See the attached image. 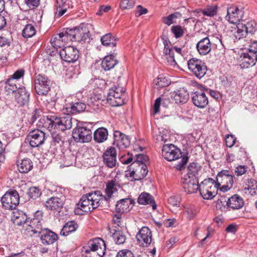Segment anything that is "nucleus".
Listing matches in <instances>:
<instances>
[{
  "label": "nucleus",
  "instance_id": "1",
  "mask_svg": "<svg viewBox=\"0 0 257 257\" xmlns=\"http://www.w3.org/2000/svg\"><path fill=\"white\" fill-rule=\"evenodd\" d=\"M116 177L107 182L105 192L106 196H103L100 191H96L90 192L81 197L77 204V208L75 210V214H82L88 213L97 208L100 205V202L103 200L107 201L112 194L117 191L120 185L116 182Z\"/></svg>",
  "mask_w": 257,
  "mask_h": 257
},
{
  "label": "nucleus",
  "instance_id": "2",
  "mask_svg": "<svg viewBox=\"0 0 257 257\" xmlns=\"http://www.w3.org/2000/svg\"><path fill=\"white\" fill-rule=\"evenodd\" d=\"M40 121H44L43 126L47 127L50 132L53 130L64 131L72 127V117L69 113L62 117L55 115H49L46 118L40 119Z\"/></svg>",
  "mask_w": 257,
  "mask_h": 257
},
{
  "label": "nucleus",
  "instance_id": "3",
  "mask_svg": "<svg viewBox=\"0 0 257 257\" xmlns=\"http://www.w3.org/2000/svg\"><path fill=\"white\" fill-rule=\"evenodd\" d=\"M162 154L163 157L168 161L180 160L176 165L177 170H181L187 163L188 158L187 156H182L181 150L174 145L167 144L163 146Z\"/></svg>",
  "mask_w": 257,
  "mask_h": 257
},
{
  "label": "nucleus",
  "instance_id": "4",
  "mask_svg": "<svg viewBox=\"0 0 257 257\" xmlns=\"http://www.w3.org/2000/svg\"><path fill=\"white\" fill-rule=\"evenodd\" d=\"M83 257H103L106 252V244L101 238L90 240L82 251Z\"/></svg>",
  "mask_w": 257,
  "mask_h": 257
},
{
  "label": "nucleus",
  "instance_id": "5",
  "mask_svg": "<svg viewBox=\"0 0 257 257\" xmlns=\"http://www.w3.org/2000/svg\"><path fill=\"white\" fill-rule=\"evenodd\" d=\"M18 213L22 215L23 220L18 222V225H22L26 223L28 226L26 229L29 232H31L33 234L38 233L39 234L44 229L42 227L41 221L43 217V212L41 211L38 210L35 212L34 218L30 220L27 219V216L24 212H19Z\"/></svg>",
  "mask_w": 257,
  "mask_h": 257
},
{
  "label": "nucleus",
  "instance_id": "6",
  "mask_svg": "<svg viewBox=\"0 0 257 257\" xmlns=\"http://www.w3.org/2000/svg\"><path fill=\"white\" fill-rule=\"evenodd\" d=\"M125 89L118 85L114 86L109 89L107 95V102L112 106H118L124 103Z\"/></svg>",
  "mask_w": 257,
  "mask_h": 257
},
{
  "label": "nucleus",
  "instance_id": "7",
  "mask_svg": "<svg viewBox=\"0 0 257 257\" xmlns=\"http://www.w3.org/2000/svg\"><path fill=\"white\" fill-rule=\"evenodd\" d=\"M215 180L211 178L204 179L200 184L199 192L204 199H211L217 194L218 189Z\"/></svg>",
  "mask_w": 257,
  "mask_h": 257
},
{
  "label": "nucleus",
  "instance_id": "8",
  "mask_svg": "<svg viewBox=\"0 0 257 257\" xmlns=\"http://www.w3.org/2000/svg\"><path fill=\"white\" fill-rule=\"evenodd\" d=\"M84 122H78L72 132V137L76 142H89L92 139V132Z\"/></svg>",
  "mask_w": 257,
  "mask_h": 257
},
{
  "label": "nucleus",
  "instance_id": "9",
  "mask_svg": "<svg viewBox=\"0 0 257 257\" xmlns=\"http://www.w3.org/2000/svg\"><path fill=\"white\" fill-rule=\"evenodd\" d=\"M51 81L45 75L38 74L34 79L35 89L39 95H47L51 90Z\"/></svg>",
  "mask_w": 257,
  "mask_h": 257
},
{
  "label": "nucleus",
  "instance_id": "10",
  "mask_svg": "<svg viewBox=\"0 0 257 257\" xmlns=\"http://www.w3.org/2000/svg\"><path fill=\"white\" fill-rule=\"evenodd\" d=\"M19 202V194L16 190H9L5 193L1 198L3 207L8 210L15 209Z\"/></svg>",
  "mask_w": 257,
  "mask_h": 257
},
{
  "label": "nucleus",
  "instance_id": "11",
  "mask_svg": "<svg viewBox=\"0 0 257 257\" xmlns=\"http://www.w3.org/2000/svg\"><path fill=\"white\" fill-rule=\"evenodd\" d=\"M138 244L142 247H147L151 245H154L153 241L151 230L147 226L141 228L136 235Z\"/></svg>",
  "mask_w": 257,
  "mask_h": 257
},
{
  "label": "nucleus",
  "instance_id": "12",
  "mask_svg": "<svg viewBox=\"0 0 257 257\" xmlns=\"http://www.w3.org/2000/svg\"><path fill=\"white\" fill-rule=\"evenodd\" d=\"M188 67L193 74L199 79L202 78L205 75L207 70L204 62L195 58L188 61Z\"/></svg>",
  "mask_w": 257,
  "mask_h": 257
},
{
  "label": "nucleus",
  "instance_id": "13",
  "mask_svg": "<svg viewBox=\"0 0 257 257\" xmlns=\"http://www.w3.org/2000/svg\"><path fill=\"white\" fill-rule=\"evenodd\" d=\"M73 35H71L70 30L67 29L65 32L54 35L51 39V45L55 49L61 48L69 41H72Z\"/></svg>",
  "mask_w": 257,
  "mask_h": 257
},
{
  "label": "nucleus",
  "instance_id": "14",
  "mask_svg": "<svg viewBox=\"0 0 257 257\" xmlns=\"http://www.w3.org/2000/svg\"><path fill=\"white\" fill-rule=\"evenodd\" d=\"M244 11L242 8H238L235 6H231L227 8V15L225 19L230 23L238 24L243 18Z\"/></svg>",
  "mask_w": 257,
  "mask_h": 257
},
{
  "label": "nucleus",
  "instance_id": "15",
  "mask_svg": "<svg viewBox=\"0 0 257 257\" xmlns=\"http://www.w3.org/2000/svg\"><path fill=\"white\" fill-rule=\"evenodd\" d=\"M59 55L64 61L68 63H73L78 60L79 52L75 47L69 46L60 49Z\"/></svg>",
  "mask_w": 257,
  "mask_h": 257
},
{
  "label": "nucleus",
  "instance_id": "16",
  "mask_svg": "<svg viewBox=\"0 0 257 257\" xmlns=\"http://www.w3.org/2000/svg\"><path fill=\"white\" fill-rule=\"evenodd\" d=\"M46 138L44 132L39 130H34L29 133L27 140L31 147L36 148L43 145Z\"/></svg>",
  "mask_w": 257,
  "mask_h": 257
},
{
  "label": "nucleus",
  "instance_id": "17",
  "mask_svg": "<svg viewBox=\"0 0 257 257\" xmlns=\"http://www.w3.org/2000/svg\"><path fill=\"white\" fill-rule=\"evenodd\" d=\"M104 164L108 168H112L116 165V151L114 148H108L103 154Z\"/></svg>",
  "mask_w": 257,
  "mask_h": 257
},
{
  "label": "nucleus",
  "instance_id": "18",
  "mask_svg": "<svg viewBox=\"0 0 257 257\" xmlns=\"http://www.w3.org/2000/svg\"><path fill=\"white\" fill-rule=\"evenodd\" d=\"M113 137V145H115L120 150L124 149L130 145L129 137L119 131L114 132Z\"/></svg>",
  "mask_w": 257,
  "mask_h": 257
},
{
  "label": "nucleus",
  "instance_id": "19",
  "mask_svg": "<svg viewBox=\"0 0 257 257\" xmlns=\"http://www.w3.org/2000/svg\"><path fill=\"white\" fill-rule=\"evenodd\" d=\"M64 205V197L52 196L46 201V207L51 210L60 212Z\"/></svg>",
  "mask_w": 257,
  "mask_h": 257
},
{
  "label": "nucleus",
  "instance_id": "20",
  "mask_svg": "<svg viewBox=\"0 0 257 257\" xmlns=\"http://www.w3.org/2000/svg\"><path fill=\"white\" fill-rule=\"evenodd\" d=\"M240 66L241 68H248L254 66L257 60V54L248 51L243 53L240 56Z\"/></svg>",
  "mask_w": 257,
  "mask_h": 257
},
{
  "label": "nucleus",
  "instance_id": "21",
  "mask_svg": "<svg viewBox=\"0 0 257 257\" xmlns=\"http://www.w3.org/2000/svg\"><path fill=\"white\" fill-rule=\"evenodd\" d=\"M216 183L219 187L222 184H233V175L227 170H223L217 174L216 178Z\"/></svg>",
  "mask_w": 257,
  "mask_h": 257
},
{
  "label": "nucleus",
  "instance_id": "22",
  "mask_svg": "<svg viewBox=\"0 0 257 257\" xmlns=\"http://www.w3.org/2000/svg\"><path fill=\"white\" fill-rule=\"evenodd\" d=\"M183 188L185 191L188 194L194 193L197 190H199L200 185H199L197 178H184Z\"/></svg>",
  "mask_w": 257,
  "mask_h": 257
},
{
  "label": "nucleus",
  "instance_id": "23",
  "mask_svg": "<svg viewBox=\"0 0 257 257\" xmlns=\"http://www.w3.org/2000/svg\"><path fill=\"white\" fill-rule=\"evenodd\" d=\"M134 203V200L129 198L120 199L115 205L116 211L120 214L128 212L132 208Z\"/></svg>",
  "mask_w": 257,
  "mask_h": 257
},
{
  "label": "nucleus",
  "instance_id": "24",
  "mask_svg": "<svg viewBox=\"0 0 257 257\" xmlns=\"http://www.w3.org/2000/svg\"><path fill=\"white\" fill-rule=\"evenodd\" d=\"M71 35H73L74 37L72 39V41H86L89 40L90 34L88 31L86 30V28H75L74 29H69Z\"/></svg>",
  "mask_w": 257,
  "mask_h": 257
},
{
  "label": "nucleus",
  "instance_id": "25",
  "mask_svg": "<svg viewBox=\"0 0 257 257\" xmlns=\"http://www.w3.org/2000/svg\"><path fill=\"white\" fill-rule=\"evenodd\" d=\"M39 236L42 243L45 245L53 244L58 239L56 233L47 228H44Z\"/></svg>",
  "mask_w": 257,
  "mask_h": 257
},
{
  "label": "nucleus",
  "instance_id": "26",
  "mask_svg": "<svg viewBox=\"0 0 257 257\" xmlns=\"http://www.w3.org/2000/svg\"><path fill=\"white\" fill-rule=\"evenodd\" d=\"M193 104L199 108H204L208 104V99L205 92L196 91L192 96Z\"/></svg>",
  "mask_w": 257,
  "mask_h": 257
},
{
  "label": "nucleus",
  "instance_id": "27",
  "mask_svg": "<svg viewBox=\"0 0 257 257\" xmlns=\"http://www.w3.org/2000/svg\"><path fill=\"white\" fill-rule=\"evenodd\" d=\"M86 108V105L82 102H72L66 104L65 107L63 109L64 113L76 114L84 111Z\"/></svg>",
  "mask_w": 257,
  "mask_h": 257
},
{
  "label": "nucleus",
  "instance_id": "28",
  "mask_svg": "<svg viewBox=\"0 0 257 257\" xmlns=\"http://www.w3.org/2000/svg\"><path fill=\"white\" fill-rule=\"evenodd\" d=\"M211 42L208 37L201 39L196 44V49L201 55L204 56L208 54L211 49Z\"/></svg>",
  "mask_w": 257,
  "mask_h": 257
},
{
  "label": "nucleus",
  "instance_id": "29",
  "mask_svg": "<svg viewBox=\"0 0 257 257\" xmlns=\"http://www.w3.org/2000/svg\"><path fill=\"white\" fill-rule=\"evenodd\" d=\"M15 99L21 105L27 104L30 100V93L25 87H19L15 93Z\"/></svg>",
  "mask_w": 257,
  "mask_h": 257
},
{
  "label": "nucleus",
  "instance_id": "30",
  "mask_svg": "<svg viewBox=\"0 0 257 257\" xmlns=\"http://www.w3.org/2000/svg\"><path fill=\"white\" fill-rule=\"evenodd\" d=\"M171 97L176 103H184L189 99V93L184 88H181L171 93Z\"/></svg>",
  "mask_w": 257,
  "mask_h": 257
},
{
  "label": "nucleus",
  "instance_id": "31",
  "mask_svg": "<svg viewBox=\"0 0 257 257\" xmlns=\"http://www.w3.org/2000/svg\"><path fill=\"white\" fill-rule=\"evenodd\" d=\"M18 170L21 173L26 174L33 168L32 161L28 158L19 160L17 161Z\"/></svg>",
  "mask_w": 257,
  "mask_h": 257
},
{
  "label": "nucleus",
  "instance_id": "32",
  "mask_svg": "<svg viewBox=\"0 0 257 257\" xmlns=\"http://www.w3.org/2000/svg\"><path fill=\"white\" fill-rule=\"evenodd\" d=\"M138 203L141 205L150 204L152 206L153 210L157 208V205L153 196L147 192L142 193L138 198Z\"/></svg>",
  "mask_w": 257,
  "mask_h": 257
},
{
  "label": "nucleus",
  "instance_id": "33",
  "mask_svg": "<svg viewBox=\"0 0 257 257\" xmlns=\"http://www.w3.org/2000/svg\"><path fill=\"white\" fill-rule=\"evenodd\" d=\"M226 205L232 209H239L243 207L244 201L241 197L235 194L228 199Z\"/></svg>",
  "mask_w": 257,
  "mask_h": 257
},
{
  "label": "nucleus",
  "instance_id": "34",
  "mask_svg": "<svg viewBox=\"0 0 257 257\" xmlns=\"http://www.w3.org/2000/svg\"><path fill=\"white\" fill-rule=\"evenodd\" d=\"M109 231L111 234L112 239L115 244L118 245L123 244L125 242L126 236L122 231L109 228Z\"/></svg>",
  "mask_w": 257,
  "mask_h": 257
},
{
  "label": "nucleus",
  "instance_id": "35",
  "mask_svg": "<svg viewBox=\"0 0 257 257\" xmlns=\"http://www.w3.org/2000/svg\"><path fill=\"white\" fill-rule=\"evenodd\" d=\"M117 61L112 54L105 56L101 62L102 68L105 71L113 68L117 64Z\"/></svg>",
  "mask_w": 257,
  "mask_h": 257
},
{
  "label": "nucleus",
  "instance_id": "36",
  "mask_svg": "<svg viewBox=\"0 0 257 257\" xmlns=\"http://www.w3.org/2000/svg\"><path fill=\"white\" fill-rule=\"evenodd\" d=\"M108 137V131L105 127H99L97 128L93 134L94 140L99 143L105 141Z\"/></svg>",
  "mask_w": 257,
  "mask_h": 257
},
{
  "label": "nucleus",
  "instance_id": "37",
  "mask_svg": "<svg viewBox=\"0 0 257 257\" xmlns=\"http://www.w3.org/2000/svg\"><path fill=\"white\" fill-rule=\"evenodd\" d=\"M78 228L77 224L74 221H69L66 222L64 225L60 232L62 236H66L69 233L75 231Z\"/></svg>",
  "mask_w": 257,
  "mask_h": 257
},
{
  "label": "nucleus",
  "instance_id": "38",
  "mask_svg": "<svg viewBox=\"0 0 257 257\" xmlns=\"http://www.w3.org/2000/svg\"><path fill=\"white\" fill-rule=\"evenodd\" d=\"M233 30V35L236 40H239L246 37L247 32L243 24H237Z\"/></svg>",
  "mask_w": 257,
  "mask_h": 257
},
{
  "label": "nucleus",
  "instance_id": "39",
  "mask_svg": "<svg viewBox=\"0 0 257 257\" xmlns=\"http://www.w3.org/2000/svg\"><path fill=\"white\" fill-rule=\"evenodd\" d=\"M136 167L138 168L135 171L136 172V179L138 181L142 180L147 176L148 173V169L146 164L144 163H141L140 165H138Z\"/></svg>",
  "mask_w": 257,
  "mask_h": 257
},
{
  "label": "nucleus",
  "instance_id": "40",
  "mask_svg": "<svg viewBox=\"0 0 257 257\" xmlns=\"http://www.w3.org/2000/svg\"><path fill=\"white\" fill-rule=\"evenodd\" d=\"M188 174L187 178H197V175L200 170V166L195 162H192L189 164L187 168Z\"/></svg>",
  "mask_w": 257,
  "mask_h": 257
},
{
  "label": "nucleus",
  "instance_id": "41",
  "mask_svg": "<svg viewBox=\"0 0 257 257\" xmlns=\"http://www.w3.org/2000/svg\"><path fill=\"white\" fill-rule=\"evenodd\" d=\"M154 84L156 88H159L168 86L170 84V80L163 75H159L154 79Z\"/></svg>",
  "mask_w": 257,
  "mask_h": 257
},
{
  "label": "nucleus",
  "instance_id": "42",
  "mask_svg": "<svg viewBox=\"0 0 257 257\" xmlns=\"http://www.w3.org/2000/svg\"><path fill=\"white\" fill-rule=\"evenodd\" d=\"M101 44L105 46L114 47L116 46V39L110 33L106 34L101 38Z\"/></svg>",
  "mask_w": 257,
  "mask_h": 257
},
{
  "label": "nucleus",
  "instance_id": "43",
  "mask_svg": "<svg viewBox=\"0 0 257 257\" xmlns=\"http://www.w3.org/2000/svg\"><path fill=\"white\" fill-rule=\"evenodd\" d=\"M169 51L163 49V57L167 60L168 63L171 66H175L177 63L174 57V50L172 47L168 48Z\"/></svg>",
  "mask_w": 257,
  "mask_h": 257
},
{
  "label": "nucleus",
  "instance_id": "44",
  "mask_svg": "<svg viewBox=\"0 0 257 257\" xmlns=\"http://www.w3.org/2000/svg\"><path fill=\"white\" fill-rule=\"evenodd\" d=\"M53 130L51 132L52 141L51 146H61L63 143V138L61 136L62 133H57Z\"/></svg>",
  "mask_w": 257,
  "mask_h": 257
},
{
  "label": "nucleus",
  "instance_id": "45",
  "mask_svg": "<svg viewBox=\"0 0 257 257\" xmlns=\"http://www.w3.org/2000/svg\"><path fill=\"white\" fill-rule=\"evenodd\" d=\"M36 31L34 25L27 24L24 28L22 31V36L26 38L32 37L36 34Z\"/></svg>",
  "mask_w": 257,
  "mask_h": 257
},
{
  "label": "nucleus",
  "instance_id": "46",
  "mask_svg": "<svg viewBox=\"0 0 257 257\" xmlns=\"http://www.w3.org/2000/svg\"><path fill=\"white\" fill-rule=\"evenodd\" d=\"M181 14L179 12H175L171 14L167 17H164L162 18V22L167 26H170L174 23V20L181 17Z\"/></svg>",
  "mask_w": 257,
  "mask_h": 257
},
{
  "label": "nucleus",
  "instance_id": "47",
  "mask_svg": "<svg viewBox=\"0 0 257 257\" xmlns=\"http://www.w3.org/2000/svg\"><path fill=\"white\" fill-rule=\"evenodd\" d=\"M218 7L216 5L208 6L202 11L204 16L213 17L217 14Z\"/></svg>",
  "mask_w": 257,
  "mask_h": 257
},
{
  "label": "nucleus",
  "instance_id": "48",
  "mask_svg": "<svg viewBox=\"0 0 257 257\" xmlns=\"http://www.w3.org/2000/svg\"><path fill=\"white\" fill-rule=\"evenodd\" d=\"M135 156V160L132 164V165L134 167L140 165L141 163L146 164L149 160L148 157L143 154H137Z\"/></svg>",
  "mask_w": 257,
  "mask_h": 257
},
{
  "label": "nucleus",
  "instance_id": "49",
  "mask_svg": "<svg viewBox=\"0 0 257 257\" xmlns=\"http://www.w3.org/2000/svg\"><path fill=\"white\" fill-rule=\"evenodd\" d=\"M5 89L8 93L15 92L16 93L18 88L13 80L12 79H9L6 82Z\"/></svg>",
  "mask_w": 257,
  "mask_h": 257
},
{
  "label": "nucleus",
  "instance_id": "50",
  "mask_svg": "<svg viewBox=\"0 0 257 257\" xmlns=\"http://www.w3.org/2000/svg\"><path fill=\"white\" fill-rule=\"evenodd\" d=\"M27 194L31 198L36 199L40 196L41 191L38 187H32L29 189Z\"/></svg>",
  "mask_w": 257,
  "mask_h": 257
},
{
  "label": "nucleus",
  "instance_id": "51",
  "mask_svg": "<svg viewBox=\"0 0 257 257\" xmlns=\"http://www.w3.org/2000/svg\"><path fill=\"white\" fill-rule=\"evenodd\" d=\"M243 25L245 26L247 33L252 34L257 30V23L254 20H250Z\"/></svg>",
  "mask_w": 257,
  "mask_h": 257
},
{
  "label": "nucleus",
  "instance_id": "52",
  "mask_svg": "<svg viewBox=\"0 0 257 257\" xmlns=\"http://www.w3.org/2000/svg\"><path fill=\"white\" fill-rule=\"evenodd\" d=\"M171 32L176 38L181 37L184 34V29L180 25L173 26L171 27Z\"/></svg>",
  "mask_w": 257,
  "mask_h": 257
},
{
  "label": "nucleus",
  "instance_id": "53",
  "mask_svg": "<svg viewBox=\"0 0 257 257\" xmlns=\"http://www.w3.org/2000/svg\"><path fill=\"white\" fill-rule=\"evenodd\" d=\"M64 158V165L67 167L72 166L76 161L75 156L71 153L65 155Z\"/></svg>",
  "mask_w": 257,
  "mask_h": 257
},
{
  "label": "nucleus",
  "instance_id": "54",
  "mask_svg": "<svg viewBox=\"0 0 257 257\" xmlns=\"http://www.w3.org/2000/svg\"><path fill=\"white\" fill-rule=\"evenodd\" d=\"M134 0H122L120 4V7L121 9H130L135 5Z\"/></svg>",
  "mask_w": 257,
  "mask_h": 257
},
{
  "label": "nucleus",
  "instance_id": "55",
  "mask_svg": "<svg viewBox=\"0 0 257 257\" xmlns=\"http://www.w3.org/2000/svg\"><path fill=\"white\" fill-rule=\"evenodd\" d=\"M168 202L172 206L179 207L180 203V198L178 196H172L168 198Z\"/></svg>",
  "mask_w": 257,
  "mask_h": 257
},
{
  "label": "nucleus",
  "instance_id": "56",
  "mask_svg": "<svg viewBox=\"0 0 257 257\" xmlns=\"http://www.w3.org/2000/svg\"><path fill=\"white\" fill-rule=\"evenodd\" d=\"M236 138L234 135H227L225 137V143L227 147H232L236 141Z\"/></svg>",
  "mask_w": 257,
  "mask_h": 257
},
{
  "label": "nucleus",
  "instance_id": "57",
  "mask_svg": "<svg viewBox=\"0 0 257 257\" xmlns=\"http://www.w3.org/2000/svg\"><path fill=\"white\" fill-rule=\"evenodd\" d=\"M121 214L117 213V214H115L112 219V221L115 226L114 227L116 228L117 227H121L122 225L121 224Z\"/></svg>",
  "mask_w": 257,
  "mask_h": 257
},
{
  "label": "nucleus",
  "instance_id": "58",
  "mask_svg": "<svg viewBox=\"0 0 257 257\" xmlns=\"http://www.w3.org/2000/svg\"><path fill=\"white\" fill-rule=\"evenodd\" d=\"M40 0H25L26 4L32 9L37 8L40 4Z\"/></svg>",
  "mask_w": 257,
  "mask_h": 257
},
{
  "label": "nucleus",
  "instance_id": "59",
  "mask_svg": "<svg viewBox=\"0 0 257 257\" xmlns=\"http://www.w3.org/2000/svg\"><path fill=\"white\" fill-rule=\"evenodd\" d=\"M246 167L245 166H239L235 168V174L236 176H241L246 172Z\"/></svg>",
  "mask_w": 257,
  "mask_h": 257
},
{
  "label": "nucleus",
  "instance_id": "60",
  "mask_svg": "<svg viewBox=\"0 0 257 257\" xmlns=\"http://www.w3.org/2000/svg\"><path fill=\"white\" fill-rule=\"evenodd\" d=\"M24 75V71L23 69L18 70L16 71L10 78L9 79H12V80L15 79H19L21 77H23Z\"/></svg>",
  "mask_w": 257,
  "mask_h": 257
},
{
  "label": "nucleus",
  "instance_id": "61",
  "mask_svg": "<svg viewBox=\"0 0 257 257\" xmlns=\"http://www.w3.org/2000/svg\"><path fill=\"white\" fill-rule=\"evenodd\" d=\"M40 110L35 109L32 112L31 117L29 120L31 123H33L36 119L39 118L40 116Z\"/></svg>",
  "mask_w": 257,
  "mask_h": 257
},
{
  "label": "nucleus",
  "instance_id": "62",
  "mask_svg": "<svg viewBox=\"0 0 257 257\" xmlns=\"http://www.w3.org/2000/svg\"><path fill=\"white\" fill-rule=\"evenodd\" d=\"M125 176L128 180L130 181H136V172L133 170L132 171H126L125 173Z\"/></svg>",
  "mask_w": 257,
  "mask_h": 257
},
{
  "label": "nucleus",
  "instance_id": "63",
  "mask_svg": "<svg viewBox=\"0 0 257 257\" xmlns=\"http://www.w3.org/2000/svg\"><path fill=\"white\" fill-rule=\"evenodd\" d=\"M177 221L175 218H169L164 220V224L167 227L175 226Z\"/></svg>",
  "mask_w": 257,
  "mask_h": 257
},
{
  "label": "nucleus",
  "instance_id": "64",
  "mask_svg": "<svg viewBox=\"0 0 257 257\" xmlns=\"http://www.w3.org/2000/svg\"><path fill=\"white\" fill-rule=\"evenodd\" d=\"M248 51L251 53L257 54V41H253L249 45Z\"/></svg>",
  "mask_w": 257,
  "mask_h": 257
}]
</instances>
